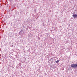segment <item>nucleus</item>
I'll return each mask as SVG.
<instances>
[{"label": "nucleus", "mask_w": 77, "mask_h": 77, "mask_svg": "<svg viewBox=\"0 0 77 77\" xmlns=\"http://www.w3.org/2000/svg\"><path fill=\"white\" fill-rule=\"evenodd\" d=\"M33 36V35H32V34L29 33V34L28 36L29 37H32Z\"/></svg>", "instance_id": "7ed1b4c3"}, {"label": "nucleus", "mask_w": 77, "mask_h": 77, "mask_svg": "<svg viewBox=\"0 0 77 77\" xmlns=\"http://www.w3.org/2000/svg\"><path fill=\"white\" fill-rule=\"evenodd\" d=\"M59 62V60H57V61H56V63H58Z\"/></svg>", "instance_id": "39448f33"}, {"label": "nucleus", "mask_w": 77, "mask_h": 77, "mask_svg": "<svg viewBox=\"0 0 77 77\" xmlns=\"http://www.w3.org/2000/svg\"><path fill=\"white\" fill-rule=\"evenodd\" d=\"M61 60H62V59H61Z\"/></svg>", "instance_id": "0eeeda50"}, {"label": "nucleus", "mask_w": 77, "mask_h": 77, "mask_svg": "<svg viewBox=\"0 0 77 77\" xmlns=\"http://www.w3.org/2000/svg\"><path fill=\"white\" fill-rule=\"evenodd\" d=\"M73 16L74 18H77V15L76 14L73 15Z\"/></svg>", "instance_id": "20e7f679"}, {"label": "nucleus", "mask_w": 77, "mask_h": 77, "mask_svg": "<svg viewBox=\"0 0 77 77\" xmlns=\"http://www.w3.org/2000/svg\"><path fill=\"white\" fill-rule=\"evenodd\" d=\"M23 33H24V32H23V31H20V32H19V35H21V36H22V35H23Z\"/></svg>", "instance_id": "f03ea898"}, {"label": "nucleus", "mask_w": 77, "mask_h": 77, "mask_svg": "<svg viewBox=\"0 0 77 77\" xmlns=\"http://www.w3.org/2000/svg\"><path fill=\"white\" fill-rule=\"evenodd\" d=\"M60 59H62V60H63V59H62V58H60Z\"/></svg>", "instance_id": "423d86ee"}, {"label": "nucleus", "mask_w": 77, "mask_h": 77, "mask_svg": "<svg viewBox=\"0 0 77 77\" xmlns=\"http://www.w3.org/2000/svg\"><path fill=\"white\" fill-rule=\"evenodd\" d=\"M71 66L72 68H77V63L71 64Z\"/></svg>", "instance_id": "f257e3e1"}]
</instances>
